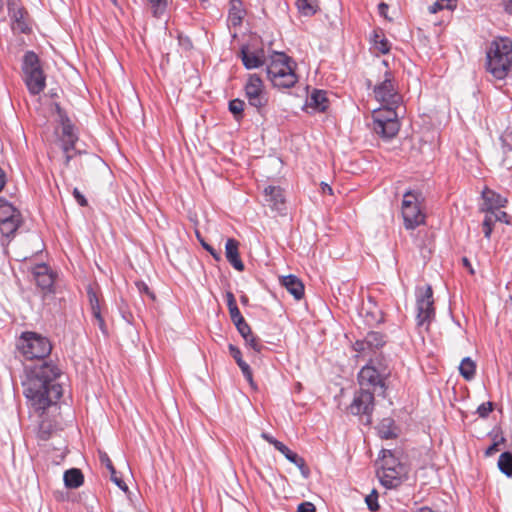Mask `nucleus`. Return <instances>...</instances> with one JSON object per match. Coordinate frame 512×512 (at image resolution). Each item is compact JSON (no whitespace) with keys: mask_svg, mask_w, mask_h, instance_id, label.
Wrapping results in <instances>:
<instances>
[{"mask_svg":"<svg viewBox=\"0 0 512 512\" xmlns=\"http://www.w3.org/2000/svg\"><path fill=\"white\" fill-rule=\"evenodd\" d=\"M17 349L28 360L38 359L40 363L27 369L23 382L24 395L30 407L39 415L56 404L63 395L61 369L52 361L44 360L52 350L50 340L36 332H23L18 339Z\"/></svg>","mask_w":512,"mask_h":512,"instance_id":"obj_1","label":"nucleus"},{"mask_svg":"<svg viewBox=\"0 0 512 512\" xmlns=\"http://www.w3.org/2000/svg\"><path fill=\"white\" fill-rule=\"evenodd\" d=\"M486 65L496 79H504L512 69V41L508 38L493 40L487 52Z\"/></svg>","mask_w":512,"mask_h":512,"instance_id":"obj_2","label":"nucleus"},{"mask_svg":"<svg viewBox=\"0 0 512 512\" xmlns=\"http://www.w3.org/2000/svg\"><path fill=\"white\" fill-rule=\"evenodd\" d=\"M23 80L32 95L40 94L46 87V76L40 59L33 51H27L22 60Z\"/></svg>","mask_w":512,"mask_h":512,"instance_id":"obj_3","label":"nucleus"},{"mask_svg":"<svg viewBox=\"0 0 512 512\" xmlns=\"http://www.w3.org/2000/svg\"><path fill=\"white\" fill-rule=\"evenodd\" d=\"M422 200V195L419 192L408 190L404 193L401 212L405 229L414 230L425 224L426 215L421 208Z\"/></svg>","mask_w":512,"mask_h":512,"instance_id":"obj_4","label":"nucleus"},{"mask_svg":"<svg viewBox=\"0 0 512 512\" xmlns=\"http://www.w3.org/2000/svg\"><path fill=\"white\" fill-rule=\"evenodd\" d=\"M396 108L398 106L386 105L384 109L373 111V130L385 139L393 138L399 131V122L397 120Z\"/></svg>","mask_w":512,"mask_h":512,"instance_id":"obj_5","label":"nucleus"},{"mask_svg":"<svg viewBox=\"0 0 512 512\" xmlns=\"http://www.w3.org/2000/svg\"><path fill=\"white\" fill-rule=\"evenodd\" d=\"M416 324L427 330L435 318L433 291L430 285L418 288L416 291Z\"/></svg>","mask_w":512,"mask_h":512,"instance_id":"obj_6","label":"nucleus"},{"mask_svg":"<svg viewBox=\"0 0 512 512\" xmlns=\"http://www.w3.org/2000/svg\"><path fill=\"white\" fill-rule=\"evenodd\" d=\"M387 375L386 368H377L373 361H370L358 373V383L361 389H369L374 393L380 389L381 393H384Z\"/></svg>","mask_w":512,"mask_h":512,"instance_id":"obj_7","label":"nucleus"},{"mask_svg":"<svg viewBox=\"0 0 512 512\" xmlns=\"http://www.w3.org/2000/svg\"><path fill=\"white\" fill-rule=\"evenodd\" d=\"M348 411L355 416L364 418V423H372V413L374 411V392L369 389H359L354 394L353 401L348 407Z\"/></svg>","mask_w":512,"mask_h":512,"instance_id":"obj_8","label":"nucleus"},{"mask_svg":"<svg viewBox=\"0 0 512 512\" xmlns=\"http://www.w3.org/2000/svg\"><path fill=\"white\" fill-rule=\"evenodd\" d=\"M384 77V80L373 89L375 98L385 105L399 106L401 96L396 91L391 71H385Z\"/></svg>","mask_w":512,"mask_h":512,"instance_id":"obj_9","label":"nucleus"},{"mask_svg":"<svg viewBox=\"0 0 512 512\" xmlns=\"http://www.w3.org/2000/svg\"><path fill=\"white\" fill-rule=\"evenodd\" d=\"M245 95L251 106L260 111L267 105L268 98L264 92L263 81L257 74H250L245 85Z\"/></svg>","mask_w":512,"mask_h":512,"instance_id":"obj_10","label":"nucleus"},{"mask_svg":"<svg viewBox=\"0 0 512 512\" xmlns=\"http://www.w3.org/2000/svg\"><path fill=\"white\" fill-rule=\"evenodd\" d=\"M295 67L296 63L292 58L283 52H274L266 68L267 77L271 81L288 71L295 70Z\"/></svg>","mask_w":512,"mask_h":512,"instance_id":"obj_11","label":"nucleus"},{"mask_svg":"<svg viewBox=\"0 0 512 512\" xmlns=\"http://www.w3.org/2000/svg\"><path fill=\"white\" fill-rule=\"evenodd\" d=\"M32 274L39 288L47 292L52 291L54 285V276L46 264H37L33 268Z\"/></svg>","mask_w":512,"mask_h":512,"instance_id":"obj_12","label":"nucleus"},{"mask_svg":"<svg viewBox=\"0 0 512 512\" xmlns=\"http://www.w3.org/2000/svg\"><path fill=\"white\" fill-rule=\"evenodd\" d=\"M240 58L244 67L248 70L256 69L265 64V53L263 49L251 51L247 46L240 49Z\"/></svg>","mask_w":512,"mask_h":512,"instance_id":"obj_13","label":"nucleus"},{"mask_svg":"<svg viewBox=\"0 0 512 512\" xmlns=\"http://www.w3.org/2000/svg\"><path fill=\"white\" fill-rule=\"evenodd\" d=\"M264 200L273 210L281 212L285 209L283 190L279 186L269 185L265 187Z\"/></svg>","mask_w":512,"mask_h":512,"instance_id":"obj_14","label":"nucleus"},{"mask_svg":"<svg viewBox=\"0 0 512 512\" xmlns=\"http://www.w3.org/2000/svg\"><path fill=\"white\" fill-rule=\"evenodd\" d=\"M77 140L78 137L74 133L73 126L69 122L63 123L61 141L67 165L72 159V155L69 152L74 149Z\"/></svg>","mask_w":512,"mask_h":512,"instance_id":"obj_15","label":"nucleus"},{"mask_svg":"<svg viewBox=\"0 0 512 512\" xmlns=\"http://www.w3.org/2000/svg\"><path fill=\"white\" fill-rule=\"evenodd\" d=\"M225 255L227 261L237 270L243 271L244 264L239 255V242L234 238H229L225 244Z\"/></svg>","mask_w":512,"mask_h":512,"instance_id":"obj_16","label":"nucleus"},{"mask_svg":"<svg viewBox=\"0 0 512 512\" xmlns=\"http://www.w3.org/2000/svg\"><path fill=\"white\" fill-rule=\"evenodd\" d=\"M280 283L296 300H301L304 297V284L297 276L293 274L283 276Z\"/></svg>","mask_w":512,"mask_h":512,"instance_id":"obj_17","label":"nucleus"},{"mask_svg":"<svg viewBox=\"0 0 512 512\" xmlns=\"http://www.w3.org/2000/svg\"><path fill=\"white\" fill-rule=\"evenodd\" d=\"M327 93L323 90L315 89L309 98L308 105L317 112H325L328 108Z\"/></svg>","mask_w":512,"mask_h":512,"instance_id":"obj_18","label":"nucleus"},{"mask_svg":"<svg viewBox=\"0 0 512 512\" xmlns=\"http://www.w3.org/2000/svg\"><path fill=\"white\" fill-rule=\"evenodd\" d=\"M55 425L52 421L44 419L42 420L36 430V438L38 445H44L55 433Z\"/></svg>","mask_w":512,"mask_h":512,"instance_id":"obj_19","label":"nucleus"},{"mask_svg":"<svg viewBox=\"0 0 512 512\" xmlns=\"http://www.w3.org/2000/svg\"><path fill=\"white\" fill-rule=\"evenodd\" d=\"M278 451L282 453L288 461L295 464L301 470V473L305 478L308 477L309 469L302 457L291 451L285 444H283V446Z\"/></svg>","mask_w":512,"mask_h":512,"instance_id":"obj_20","label":"nucleus"},{"mask_svg":"<svg viewBox=\"0 0 512 512\" xmlns=\"http://www.w3.org/2000/svg\"><path fill=\"white\" fill-rule=\"evenodd\" d=\"M64 484L69 489L79 488L84 482V476L80 469L71 468L64 472Z\"/></svg>","mask_w":512,"mask_h":512,"instance_id":"obj_21","label":"nucleus"},{"mask_svg":"<svg viewBox=\"0 0 512 512\" xmlns=\"http://www.w3.org/2000/svg\"><path fill=\"white\" fill-rule=\"evenodd\" d=\"M395 421L390 418H383L381 422L377 426L378 435L382 439H393L397 437V433L395 432Z\"/></svg>","mask_w":512,"mask_h":512,"instance_id":"obj_22","label":"nucleus"},{"mask_svg":"<svg viewBox=\"0 0 512 512\" xmlns=\"http://www.w3.org/2000/svg\"><path fill=\"white\" fill-rule=\"evenodd\" d=\"M500 141L504 153V157L502 159V165L506 167L507 169L512 168V161H510L509 157L507 156L508 153H512V130H506L503 132V134L500 136Z\"/></svg>","mask_w":512,"mask_h":512,"instance_id":"obj_23","label":"nucleus"},{"mask_svg":"<svg viewBox=\"0 0 512 512\" xmlns=\"http://www.w3.org/2000/svg\"><path fill=\"white\" fill-rule=\"evenodd\" d=\"M298 81V77L294 70L288 71L279 77L271 80L274 87L280 89H288L293 87Z\"/></svg>","mask_w":512,"mask_h":512,"instance_id":"obj_24","label":"nucleus"},{"mask_svg":"<svg viewBox=\"0 0 512 512\" xmlns=\"http://www.w3.org/2000/svg\"><path fill=\"white\" fill-rule=\"evenodd\" d=\"M459 372L465 380H472L476 373L475 362L470 357H465L460 363Z\"/></svg>","mask_w":512,"mask_h":512,"instance_id":"obj_25","label":"nucleus"},{"mask_svg":"<svg viewBox=\"0 0 512 512\" xmlns=\"http://www.w3.org/2000/svg\"><path fill=\"white\" fill-rule=\"evenodd\" d=\"M482 196L484 200L489 204L490 209L504 207L507 202L506 198H503L501 195L490 189H485L482 192Z\"/></svg>","mask_w":512,"mask_h":512,"instance_id":"obj_26","label":"nucleus"},{"mask_svg":"<svg viewBox=\"0 0 512 512\" xmlns=\"http://www.w3.org/2000/svg\"><path fill=\"white\" fill-rule=\"evenodd\" d=\"M243 17H244V11L241 8V3L232 1L231 7L229 9V14H228V22L232 26L236 27L241 24Z\"/></svg>","mask_w":512,"mask_h":512,"instance_id":"obj_27","label":"nucleus"},{"mask_svg":"<svg viewBox=\"0 0 512 512\" xmlns=\"http://www.w3.org/2000/svg\"><path fill=\"white\" fill-rule=\"evenodd\" d=\"M20 223H21V215L18 217H14L12 219L0 222L1 234L5 237H10V236L14 235V233L20 226Z\"/></svg>","mask_w":512,"mask_h":512,"instance_id":"obj_28","label":"nucleus"},{"mask_svg":"<svg viewBox=\"0 0 512 512\" xmlns=\"http://www.w3.org/2000/svg\"><path fill=\"white\" fill-rule=\"evenodd\" d=\"M20 215V212L11 203L4 199H0V222Z\"/></svg>","mask_w":512,"mask_h":512,"instance_id":"obj_29","label":"nucleus"},{"mask_svg":"<svg viewBox=\"0 0 512 512\" xmlns=\"http://www.w3.org/2000/svg\"><path fill=\"white\" fill-rule=\"evenodd\" d=\"M296 6L299 12L304 16H312L318 10L316 0H296Z\"/></svg>","mask_w":512,"mask_h":512,"instance_id":"obj_30","label":"nucleus"},{"mask_svg":"<svg viewBox=\"0 0 512 512\" xmlns=\"http://www.w3.org/2000/svg\"><path fill=\"white\" fill-rule=\"evenodd\" d=\"M498 467L500 471L507 477L512 478V453L503 452L498 459Z\"/></svg>","mask_w":512,"mask_h":512,"instance_id":"obj_31","label":"nucleus"},{"mask_svg":"<svg viewBox=\"0 0 512 512\" xmlns=\"http://www.w3.org/2000/svg\"><path fill=\"white\" fill-rule=\"evenodd\" d=\"M366 344L369 350H374L382 347L385 344L384 335L380 332L371 331L366 337Z\"/></svg>","mask_w":512,"mask_h":512,"instance_id":"obj_32","label":"nucleus"},{"mask_svg":"<svg viewBox=\"0 0 512 512\" xmlns=\"http://www.w3.org/2000/svg\"><path fill=\"white\" fill-rule=\"evenodd\" d=\"M498 220H501V218L498 215H494V212H490L485 215L482 223L485 238L489 239L491 237L493 226Z\"/></svg>","mask_w":512,"mask_h":512,"instance_id":"obj_33","label":"nucleus"},{"mask_svg":"<svg viewBox=\"0 0 512 512\" xmlns=\"http://www.w3.org/2000/svg\"><path fill=\"white\" fill-rule=\"evenodd\" d=\"M245 107V102L239 98L233 99L229 101L228 109L233 114L235 120L240 121L243 119V111Z\"/></svg>","mask_w":512,"mask_h":512,"instance_id":"obj_34","label":"nucleus"},{"mask_svg":"<svg viewBox=\"0 0 512 512\" xmlns=\"http://www.w3.org/2000/svg\"><path fill=\"white\" fill-rule=\"evenodd\" d=\"M379 479L381 484L387 489H394L401 485L402 479L400 476H392L387 473L382 472L379 474Z\"/></svg>","mask_w":512,"mask_h":512,"instance_id":"obj_35","label":"nucleus"},{"mask_svg":"<svg viewBox=\"0 0 512 512\" xmlns=\"http://www.w3.org/2000/svg\"><path fill=\"white\" fill-rule=\"evenodd\" d=\"M10 12H11V9L9 8ZM12 18L14 19V29H18L20 32L22 33H26V31L28 30V27L26 25V23L24 22L23 18H24V11L20 8L18 9H12Z\"/></svg>","mask_w":512,"mask_h":512,"instance_id":"obj_36","label":"nucleus"},{"mask_svg":"<svg viewBox=\"0 0 512 512\" xmlns=\"http://www.w3.org/2000/svg\"><path fill=\"white\" fill-rule=\"evenodd\" d=\"M152 15L156 18L162 17L167 9V0H149Z\"/></svg>","mask_w":512,"mask_h":512,"instance_id":"obj_37","label":"nucleus"},{"mask_svg":"<svg viewBox=\"0 0 512 512\" xmlns=\"http://www.w3.org/2000/svg\"><path fill=\"white\" fill-rule=\"evenodd\" d=\"M382 472L392 476H400L402 478V475L404 473V466L401 463L389 466V460L385 459L382 465Z\"/></svg>","mask_w":512,"mask_h":512,"instance_id":"obj_38","label":"nucleus"},{"mask_svg":"<svg viewBox=\"0 0 512 512\" xmlns=\"http://www.w3.org/2000/svg\"><path fill=\"white\" fill-rule=\"evenodd\" d=\"M91 314H92V317H93V320H94V324L98 326V328L100 329V331L104 335H107L108 334V329H107L105 320H104V318L102 316L101 308H99L97 310H92Z\"/></svg>","mask_w":512,"mask_h":512,"instance_id":"obj_39","label":"nucleus"},{"mask_svg":"<svg viewBox=\"0 0 512 512\" xmlns=\"http://www.w3.org/2000/svg\"><path fill=\"white\" fill-rule=\"evenodd\" d=\"M365 502L371 512H376L379 509L378 493L375 489H373L372 492L366 496Z\"/></svg>","mask_w":512,"mask_h":512,"instance_id":"obj_40","label":"nucleus"},{"mask_svg":"<svg viewBox=\"0 0 512 512\" xmlns=\"http://www.w3.org/2000/svg\"><path fill=\"white\" fill-rule=\"evenodd\" d=\"M87 296H88L91 311L101 308L97 293L91 286H89L87 288Z\"/></svg>","mask_w":512,"mask_h":512,"instance_id":"obj_41","label":"nucleus"},{"mask_svg":"<svg viewBox=\"0 0 512 512\" xmlns=\"http://www.w3.org/2000/svg\"><path fill=\"white\" fill-rule=\"evenodd\" d=\"M246 344L251 347L255 352H261V350L264 348L263 344L261 343L260 339L251 333L250 337L244 338Z\"/></svg>","mask_w":512,"mask_h":512,"instance_id":"obj_42","label":"nucleus"},{"mask_svg":"<svg viewBox=\"0 0 512 512\" xmlns=\"http://www.w3.org/2000/svg\"><path fill=\"white\" fill-rule=\"evenodd\" d=\"M379 36L376 34L374 39L375 48L382 54H386L390 50L389 41L385 38L378 40Z\"/></svg>","mask_w":512,"mask_h":512,"instance_id":"obj_43","label":"nucleus"},{"mask_svg":"<svg viewBox=\"0 0 512 512\" xmlns=\"http://www.w3.org/2000/svg\"><path fill=\"white\" fill-rule=\"evenodd\" d=\"M493 409H494V404L492 402L488 401V402L482 403L481 405L478 406L477 414L481 418H487L489 416V414L493 411Z\"/></svg>","mask_w":512,"mask_h":512,"instance_id":"obj_44","label":"nucleus"},{"mask_svg":"<svg viewBox=\"0 0 512 512\" xmlns=\"http://www.w3.org/2000/svg\"><path fill=\"white\" fill-rule=\"evenodd\" d=\"M238 330V332L241 334L243 338H247L251 336L252 330L249 324L244 320L240 321L239 323L234 324Z\"/></svg>","mask_w":512,"mask_h":512,"instance_id":"obj_45","label":"nucleus"},{"mask_svg":"<svg viewBox=\"0 0 512 512\" xmlns=\"http://www.w3.org/2000/svg\"><path fill=\"white\" fill-rule=\"evenodd\" d=\"M196 235H197V238L200 240L202 247L206 251H208L215 260L219 261L221 259V253L218 252L216 249H214L211 245L206 243L203 239H201L200 234L198 232L196 233Z\"/></svg>","mask_w":512,"mask_h":512,"instance_id":"obj_46","label":"nucleus"},{"mask_svg":"<svg viewBox=\"0 0 512 512\" xmlns=\"http://www.w3.org/2000/svg\"><path fill=\"white\" fill-rule=\"evenodd\" d=\"M99 459L101 464H103L111 474H116L115 467L113 466L112 461L106 452H100Z\"/></svg>","mask_w":512,"mask_h":512,"instance_id":"obj_47","label":"nucleus"},{"mask_svg":"<svg viewBox=\"0 0 512 512\" xmlns=\"http://www.w3.org/2000/svg\"><path fill=\"white\" fill-rule=\"evenodd\" d=\"M237 365L241 369L242 374L245 377V379L248 380L250 383H252L253 375H252V370H251L249 364L243 360V361H240L239 363H237Z\"/></svg>","mask_w":512,"mask_h":512,"instance_id":"obj_48","label":"nucleus"},{"mask_svg":"<svg viewBox=\"0 0 512 512\" xmlns=\"http://www.w3.org/2000/svg\"><path fill=\"white\" fill-rule=\"evenodd\" d=\"M261 437L269 444L273 445L276 450H279L284 444L281 441H278L275 437H273L271 434L267 432H263L261 434Z\"/></svg>","mask_w":512,"mask_h":512,"instance_id":"obj_49","label":"nucleus"},{"mask_svg":"<svg viewBox=\"0 0 512 512\" xmlns=\"http://www.w3.org/2000/svg\"><path fill=\"white\" fill-rule=\"evenodd\" d=\"M229 314L232 322L234 324L239 323L240 321L244 320V317L241 315L240 310L237 306L229 308Z\"/></svg>","mask_w":512,"mask_h":512,"instance_id":"obj_50","label":"nucleus"},{"mask_svg":"<svg viewBox=\"0 0 512 512\" xmlns=\"http://www.w3.org/2000/svg\"><path fill=\"white\" fill-rule=\"evenodd\" d=\"M73 197L75 198L76 202L81 206V207H85L88 205V201L87 199L85 198V196L79 191L78 188H74L73 189Z\"/></svg>","mask_w":512,"mask_h":512,"instance_id":"obj_51","label":"nucleus"},{"mask_svg":"<svg viewBox=\"0 0 512 512\" xmlns=\"http://www.w3.org/2000/svg\"><path fill=\"white\" fill-rule=\"evenodd\" d=\"M228 349H229L230 355L234 358L236 363H239L240 361H243L242 353H241V351H240V349L238 347H236L233 344H229Z\"/></svg>","mask_w":512,"mask_h":512,"instance_id":"obj_52","label":"nucleus"},{"mask_svg":"<svg viewBox=\"0 0 512 512\" xmlns=\"http://www.w3.org/2000/svg\"><path fill=\"white\" fill-rule=\"evenodd\" d=\"M315 506L311 502H302L298 505L297 512H315Z\"/></svg>","mask_w":512,"mask_h":512,"instance_id":"obj_53","label":"nucleus"},{"mask_svg":"<svg viewBox=\"0 0 512 512\" xmlns=\"http://www.w3.org/2000/svg\"><path fill=\"white\" fill-rule=\"evenodd\" d=\"M353 349L359 353H364L366 350H369L366 344V339L364 338L363 340H357L353 344Z\"/></svg>","mask_w":512,"mask_h":512,"instance_id":"obj_54","label":"nucleus"},{"mask_svg":"<svg viewBox=\"0 0 512 512\" xmlns=\"http://www.w3.org/2000/svg\"><path fill=\"white\" fill-rule=\"evenodd\" d=\"M504 441H505V439H504L503 437H501V440H500V441H496V442H494L492 445H490V446L486 449L485 454H486L487 456H490V455H492L493 453L497 452V451L499 450V447H498V446H499V444H500V443H503Z\"/></svg>","mask_w":512,"mask_h":512,"instance_id":"obj_55","label":"nucleus"},{"mask_svg":"<svg viewBox=\"0 0 512 512\" xmlns=\"http://www.w3.org/2000/svg\"><path fill=\"white\" fill-rule=\"evenodd\" d=\"M382 453H383V462L385 461V459H388L389 460V466H392V465H395L397 463H399L392 455V452L390 450H385L383 449L382 450Z\"/></svg>","mask_w":512,"mask_h":512,"instance_id":"obj_56","label":"nucleus"},{"mask_svg":"<svg viewBox=\"0 0 512 512\" xmlns=\"http://www.w3.org/2000/svg\"><path fill=\"white\" fill-rule=\"evenodd\" d=\"M225 298L228 309L237 306L235 296L231 291L226 292Z\"/></svg>","mask_w":512,"mask_h":512,"instance_id":"obj_57","label":"nucleus"},{"mask_svg":"<svg viewBox=\"0 0 512 512\" xmlns=\"http://www.w3.org/2000/svg\"><path fill=\"white\" fill-rule=\"evenodd\" d=\"M111 480H112V481H113V482H114V483H115V484H116L120 489H122V490H124V491L128 490V487H127V485L125 484V482H124L122 479L118 478V477L116 476V474H111Z\"/></svg>","mask_w":512,"mask_h":512,"instance_id":"obj_58","label":"nucleus"},{"mask_svg":"<svg viewBox=\"0 0 512 512\" xmlns=\"http://www.w3.org/2000/svg\"><path fill=\"white\" fill-rule=\"evenodd\" d=\"M388 9H389V6L384 2H381L378 5V11L381 16L387 17L386 13H387Z\"/></svg>","mask_w":512,"mask_h":512,"instance_id":"obj_59","label":"nucleus"},{"mask_svg":"<svg viewBox=\"0 0 512 512\" xmlns=\"http://www.w3.org/2000/svg\"><path fill=\"white\" fill-rule=\"evenodd\" d=\"M137 285L141 292H145L151 298H154V294L149 290L148 286L145 283L141 282V283H138Z\"/></svg>","mask_w":512,"mask_h":512,"instance_id":"obj_60","label":"nucleus"},{"mask_svg":"<svg viewBox=\"0 0 512 512\" xmlns=\"http://www.w3.org/2000/svg\"><path fill=\"white\" fill-rule=\"evenodd\" d=\"M462 264L465 268L468 269L469 273L471 275H473L475 272H474V269L472 268V265H471V262L469 261V259L467 257H463L462 258Z\"/></svg>","mask_w":512,"mask_h":512,"instance_id":"obj_61","label":"nucleus"},{"mask_svg":"<svg viewBox=\"0 0 512 512\" xmlns=\"http://www.w3.org/2000/svg\"><path fill=\"white\" fill-rule=\"evenodd\" d=\"M504 10L512 15V0H503Z\"/></svg>","mask_w":512,"mask_h":512,"instance_id":"obj_62","label":"nucleus"},{"mask_svg":"<svg viewBox=\"0 0 512 512\" xmlns=\"http://www.w3.org/2000/svg\"><path fill=\"white\" fill-rule=\"evenodd\" d=\"M442 8L443 6L440 3H434L432 6L429 7V10L431 13H436L438 10Z\"/></svg>","mask_w":512,"mask_h":512,"instance_id":"obj_63","label":"nucleus"},{"mask_svg":"<svg viewBox=\"0 0 512 512\" xmlns=\"http://www.w3.org/2000/svg\"><path fill=\"white\" fill-rule=\"evenodd\" d=\"M321 188L323 193L332 194V188L328 184L322 183Z\"/></svg>","mask_w":512,"mask_h":512,"instance_id":"obj_64","label":"nucleus"}]
</instances>
